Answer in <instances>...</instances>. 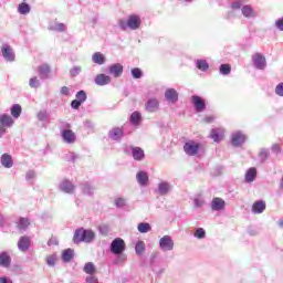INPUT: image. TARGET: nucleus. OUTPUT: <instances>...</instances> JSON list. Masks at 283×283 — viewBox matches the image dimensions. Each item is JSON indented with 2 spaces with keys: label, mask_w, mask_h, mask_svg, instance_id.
<instances>
[{
  "label": "nucleus",
  "mask_w": 283,
  "mask_h": 283,
  "mask_svg": "<svg viewBox=\"0 0 283 283\" xmlns=\"http://www.w3.org/2000/svg\"><path fill=\"white\" fill-rule=\"evenodd\" d=\"M191 103L196 109V112H205L207 109V104L205 103V99L198 95L191 96Z\"/></svg>",
  "instance_id": "obj_10"
},
{
  "label": "nucleus",
  "mask_w": 283,
  "mask_h": 283,
  "mask_svg": "<svg viewBox=\"0 0 283 283\" xmlns=\"http://www.w3.org/2000/svg\"><path fill=\"white\" fill-rule=\"evenodd\" d=\"M210 207L212 211H223L224 207H227V202L222 198H213Z\"/></svg>",
  "instance_id": "obj_12"
},
{
  "label": "nucleus",
  "mask_w": 283,
  "mask_h": 283,
  "mask_svg": "<svg viewBox=\"0 0 283 283\" xmlns=\"http://www.w3.org/2000/svg\"><path fill=\"white\" fill-rule=\"evenodd\" d=\"M136 179L140 187H147V184L149 182V176L145 171L137 172Z\"/></svg>",
  "instance_id": "obj_23"
},
{
  "label": "nucleus",
  "mask_w": 283,
  "mask_h": 283,
  "mask_svg": "<svg viewBox=\"0 0 283 283\" xmlns=\"http://www.w3.org/2000/svg\"><path fill=\"white\" fill-rule=\"evenodd\" d=\"M85 129H88V132H94V123L90 119H86L84 122Z\"/></svg>",
  "instance_id": "obj_52"
},
{
  "label": "nucleus",
  "mask_w": 283,
  "mask_h": 283,
  "mask_svg": "<svg viewBox=\"0 0 283 283\" xmlns=\"http://www.w3.org/2000/svg\"><path fill=\"white\" fill-rule=\"evenodd\" d=\"M72 258H74V250L72 249H66L62 253V260L63 262H71Z\"/></svg>",
  "instance_id": "obj_36"
},
{
  "label": "nucleus",
  "mask_w": 283,
  "mask_h": 283,
  "mask_svg": "<svg viewBox=\"0 0 283 283\" xmlns=\"http://www.w3.org/2000/svg\"><path fill=\"white\" fill-rule=\"evenodd\" d=\"M132 149V155L134 160H144L145 158V150H143L140 147H130Z\"/></svg>",
  "instance_id": "obj_24"
},
{
  "label": "nucleus",
  "mask_w": 283,
  "mask_h": 283,
  "mask_svg": "<svg viewBox=\"0 0 283 283\" xmlns=\"http://www.w3.org/2000/svg\"><path fill=\"white\" fill-rule=\"evenodd\" d=\"M93 63H96L97 65H105V55L101 52H96L92 56Z\"/></svg>",
  "instance_id": "obj_29"
},
{
  "label": "nucleus",
  "mask_w": 283,
  "mask_h": 283,
  "mask_svg": "<svg viewBox=\"0 0 283 283\" xmlns=\"http://www.w3.org/2000/svg\"><path fill=\"white\" fill-rule=\"evenodd\" d=\"M61 94H62L63 96H69V95H70V88H69L67 86H63V87L61 88Z\"/></svg>",
  "instance_id": "obj_60"
},
{
  "label": "nucleus",
  "mask_w": 283,
  "mask_h": 283,
  "mask_svg": "<svg viewBox=\"0 0 283 283\" xmlns=\"http://www.w3.org/2000/svg\"><path fill=\"white\" fill-rule=\"evenodd\" d=\"M62 138L64 143H67L69 145L76 142V135L70 129L62 130Z\"/></svg>",
  "instance_id": "obj_13"
},
{
  "label": "nucleus",
  "mask_w": 283,
  "mask_h": 283,
  "mask_svg": "<svg viewBox=\"0 0 283 283\" xmlns=\"http://www.w3.org/2000/svg\"><path fill=\"white\" fill-rule=\"evenodd\" d=\"M14 126V118L8 114H1L0 115V127H3L4 129H9L10 127Z\"/></svg>",
  "instance_id": "obj_11"
},
{
  "label": "nucleus",
  "mask_w": 283,
  "mask_h": 283,
  "mask_svg": "<svg viewBox=\"0 0 283 283\" xmlns=\"http://www.w3.org/2000/svg\"><path fill=\"white\" fill-rule=\"evenodd\" d=\"M241 12L247 19L255 17V11H253V8H251V6H243Z\"/></svg>",
  "instance_id": "obj_33"
},
{
  "label": "nucleus",
  "mask_w": 283,
  "mask_h": 283,
  "mask_svg": "<svg viewBox=\"0 0 283 283\" xmlns=\"http://www.w3.org/2000/svg\"><path fill=\"white\" fill-rule=\"evenodd\" d=\"M28 227H30V220H28L25 218H21L18 223L19 231H25V229H28Z\"/></svg>",
  "instance_id": "obj_39"
},
{
  "label": "nucleus",
  "mask_w": 283,
  "mask_h": 283,
  "mask_svg": "<svg viewBox=\"0 0 283 283\" xmlns=\"http://www.w3.org/2000/svg\"><path fill=\"white\" fill-rule=\"evenodd\" d=\"M94 238H96V234L94 233V231L85 230V229L81 228L75 231L74 237H73V242L75 244H78L81 242L90 243V242L94 241Z\"/></svg>",
  "instance_id": "obj_1"
},
{
  "label": "nucleus",
  "mask_w": 283,
  "mask_h": 283,
  "mask_svg": "<svg viewBox=\"0 0 283 283\" xmlns=\"http://www.w3.org/2000/svg\"><path fill=\"white\" fill-rule=\"evenodd\" d=\"M193 235L195 238H198V240H205V238H207V231H205L202 228H198Z\"/></svg>",
  "instance_id": "obj_43"
},
{
  "label": "nucleus",
  "mask_w": 283,
  "mask_h": 283,
  "mask_svg": "<svg viewBox=\"0 0 283 283\" xmlns=\"http://www.w3.org/2000/svg\"><path fill=\"white\" fill-rule=\"evenodd\" d=\"M82 72V69L81 66H73L71 70H70V74L71 76H78Z\"/></svg>",
  "instance_id": "obj_49"
},
{
  "label": "nucleus",
  "mask_w": 283,
  "mask_h": 283,
  "mask_svg": "<svg viewBox=\"0 0 283 283\" xmlns=\"http://www.w3.org/2000/svg\"><path fill=\"white\" fill-rule=\"evenodd\" d=\"M140 17L136 14L128 15L127 21L123 19L118 20V27L120 30H127V28L129 30H138V28H140Z\"/></svg>",
  "instance_id": "obj_2"
},
{
  "label": "nucleus",
  "mask_w": 283,
  "mask_h": 283,
  "mask_svg": "<svg viewBox=\"0 0 283 283\" xmlns=\"http://www.w3.org/2000/svg\"><path fill=\"white\" fill-rule=\"evenodd\" d=\"M36 116L38 120L43 122L48 118V111H40Z\"/></svg>",
  "instance_id": "obj_53"
},
{
  "label": "nucleus",
  "mask_w": 283,
  "mask_h": 283,
  "mask_svg": "<svg viewBox=\"0 0 283 283\" xmlns=\"http://www.w3.org/2000/svg\"><path fill=\"white\" fill-rule=\"evenodd\" d=\"M29 85L30 87H33L34 90H36L38 87H41V81L36 76L31 77L29 81Z\"/></svg>",
  "instance_id": "obj_45"
},
{
  "label": "nucleus",
  "mask_w": 283,
  "mask_h": 283,
  "mask_svg": "<svg viewBox=\"0 0 283 283\" xmlns=\"http://www.w3.org/2000/svg\"><path fill=\"white\" fill-rule=\"evenodd\" d=\"M272 151H274V154H280V145L274 144V145L272 146Z\"/></svg>",
  "instance_id": "obj_62"
},
{
  "label": "nucleus",
  "mask_w": 283,
  "mask_h": 283,
  "mask_svg": "<svg viewBox=\"0 0 283 283\" xmlns=\"http://www.w3.org/2000/svg\"><path fill=\"white\" fill-rule=\"evenodd\" d=\"M259 158L262 160V163H264V160L269 158V149L262 148L259 153Z\"/></svg>",
  "instance_id": "obj_46"
},
{
  "label": "nucleus",
  "mask_w": 283,
  "mask_h": 283,
  "mask_svg": "<svg viewBox=\"0 0 283 283\" xmlns=\"http://www.w3.org/2000/svg\"><path fill=\"white\" fill-rule=\"evenodd\" d=\"M0 283H12V279L8 276H1L0 277Z\"/></svg>",
  "instance_id": "obj_61"
},
{
  "label": "nucleus",
  "mask_w": 283,
  "mask_h": 283,
  "mask_svg": "<svg viewBox=\"0 0 283 283\" xmlns=\"http://www.w3.org/2000/svg\"><path fill=\"white\" fill-rule=\"evenodd\" d=\"M139 233H149L151 226L149 223L142 222L137 226Z\"/></svg>",
  "instance_id": "obj_38"
},
{
  "label": "nucleus",
  "mask_w": 283,
  "mask_h": 283,
  "mask_svg": "<svg viewBox=\"0 0 283 283\" xmlns=\"http://www.w3.org/2000/svg\"><path fill=\"white\" fill-rule=\"evenodd\" d=\"M264 211H266V202L264 201H255L252 205V212L260 214V213H264Z\"/></svg>",
  "instance_id": "obj_21"
},
{
  "label": "nucleus",
  "mask_w": 283,
  "mask_h": 283,
  "mask_svg": "<svg viewBox=\"0 0 283 283\" xmlns=\"http://www.w3.org/2000/svg\"><path fill=\"white\" fill-rule=\"evenodd\" d=\"M193 205L195 207H197L198 209H200V207H205V199L202 198H196L193 200Z\"/></svg>",
  "instance_id": "obj_54"
},
{
  "label": "nucleus",
  "mask_w": 283,
  "mask_h": 283,
  "mask_svg": "<svg viewBox=\"0 0 283 283\" xmlns=\"http://www.w3.org/2000/svg\"><path fill=\"white\" fill-rule=\"evenodd\" d=\"M59 189L63 193L72 196L76 192V185H74L70 179H63L59 185Z\"/></svg>",
  "instance_id": "obj_6"
},
{
  "label": "nucleus",
  "mask_w": 283,
  "mask_h": 283,
  "mask_svg": "<svg viewBox=\"0 0 283 283\" xmlns=\"http://www.w3.org/2000/svg\"><path fill=\"white\" fill-rule=\"evenodd\" d=\"M245 142H247V135H244V133L240 130L232 133L231 143L233 147H242V145H244Z\"/></svg>",
  "instance_id": "obj_8"
},
{
  "label": "nucleus",
  "mask_w": 283,
  "mask_h": 283,
  "mask_svg": "<svg viewBox=\"0 0 283 283\" xmlns=\"http://www.w3.org/2000/svg\"><path fill=\"white\" fill-rule=\"evenodd\" d=\"M207 123H213V116H208L205 118Z\"/></svg>",
  "instance_id": "obj_64"
},
{
  "label": "nucleus",
  "mask_w": 283,
  "mask_h": 283,
  "mask_svg": "<svg viewBox=\"0 0 283 283\" xmlns=\"http://www.w3.org/2000/svg\"><path fill=\"white\" fill-rule=\"evenodd\" d=\"M140 120H143V115H140V113H138L137 111L132 113V115H130L132 125L138 126V125H140Z\"/></svg>",
  "instance_id": "obj_35"
},
{
  "label": "nucleus",
  "mask_w": 283,
  "mask_h": 283,
  "mask_svg": "<svg viewBox=\"0 0 283 283\" xmlns=\"http://www.w3.org/2000/svg\"><path fill=\"white\" fill-rule=\"evenodd\" d=\"M109 74L115 78L123 76V64L116 63L109 66Z\"/></svg>",
  "instance_id": "obj_19"
},
{
  "label": "nucleus",
  "mask_w": 283,
  "mask_h": 283,
  "mask_svg": "<svg viewBox=\"0 0 283 283\" xmlns=\"http://www.w3.org/2000/svg\"><path fill=\"white\" fill-rule=\"evenodd\" d=\"M81 105L82 104L77 99H74V101L71 102V107L73 109H78V107H81Z\"/></svg>",
  "instance_id": "obj_59"
},
{
  "label": "nucleus",
  "mask_w": 283,
  "mask_h": 283,
  "mask_svg": "<svg viewBox=\"0 0 283 283\" xmlns=\"http://www.w3.org/2000/svg\"><path fill=\"white\" fill-rule=\"evenodd\" d=\"M210 138L214 142V143H220L222 140V129L220 128H213L210 132Z\"/></svg>",
  "instance_id": "obj_27"
},
{
  "label": "nucleus",
  "mask_w": 283,
  "mask_h": 283,
  "mask_svg": "<svg viewBox=\"0 0 283 283\" xmlns=\"http://www.w3.org/2000/svg\"><path fill=\"white\" fill-rule=\"evenodd\" d=\"M165 98L168 103H177L178 102V91L175 88H168L165 92Z\"/></svg>",
  "instance_id": "obj_15"
},
{
  "label": "nucleus",
  "mask_w": 283,
  "mask_h": 283,
  "mask_svg": "<svg viewBox=\"0 0 283 283\" xmlns=\"http://www.w3.org/2000/svg\"><path fill=\"white\" fill-rule=\"evenodd\" d=\"M36 178V172H34V170H30L27 172V180H32Z\"/></svg>",
  "instance_id": "obj_58"
},
{
  "label": "nucleus",
  "mask_w": 283,
  "mask_h": 283,
  "mask_svg": "<svg viewBox=\"0 0 283 283\" xmlns=\"http://www.w3.org/2000/svg\"><path fill=\"white\" fill-rule=\"evenodd\" d=\"M10 264H12V258H10V253L0 252V266H3V269H8L10 268Z\"/></svg>",
  "instance_id": "obj_17"
},
{
  "label": "nucleus",
  "mask_w": 283,
  "mask_h": 283,
  "mask_svg": "<svg viewBox=\"0 0 283 283\" xmlns=\"http://www.w3.org/2000/svg\"><path fill=\"white\" fill-rule=\"evenodd\" d=\"M48 245H49V247H56V245H59V239L52 237V238L48 241Z\"/></svg>",
  "instance_id": "obj_56"
},
{
  "label": "nucleus",
  "mask_w": 283,
  "mask_h": 283,
  "mask_svg": "<svg viewBox=\"0 0 283 283\" xmlns=\"http://www.w3.org/2000/svg\"><path fill=\"white\" fill-rule=\"evenodd\" d=\"M109 83H112V77H109L108 75L98 74L95 77L96 85L103 86V85H109Z\"/></svg>",
  "instance_id": "obj_22"
},
{
  "label": "nucleus",
  "mask_w": 283,
  "mask_h": 283,
  "mask_svg": "<svg viewBox=\"0 0 283 283\" xmlns=\"http://www.w3.org/2000/svg\"><path fill=\"white\" fill-rule=\"evenodd\" d=\"M244 2H242V0H238L235 2L232 3V9L233 10H240V8H242Z\"/></svg>",
  "instance_id": "obj_57"
},
{
  "label": "nucleus",
  "mask_w": 283,
  "mask_h": 283,
  "mask_svg": "<svg viewBox=\"0 0 283 283\" xmlns=\"http://www.w3.org/2000/svg\"><path fill=\"white\" fill-rule=\"evenodd\" d=\"M275 95L276 96H283V82L276 85L275 87Z\"/></svg>",
  "instance_id": "obj_55"
},
{
  "label": "nucleus",
  "mask_w": 283,
  "mask_h": 283,
  "mask_svg": "<svg viewBox=\"0 0 283 283\" xmlns=\"http://www.w3.org/2000/svg\"><path fill=\"white\" fill-rule=\"evenodd\" d=\"M0 163L6 169H12L14 166V160H12V156L9 154H3L0 158Z\"/></svg>",
  "instance_id": "obj_14"
},
{
  "label": "nucleus",
  "mask_w": 283,
  "mask_h": 283,
  "mask_svg": "<svg viewBox=\"0 0 283 283\" xmlns=\"http://www.w3.org/2000/svg\"><path fill=\"white\" fill-rule=\"evenodd\" d=\"M123 136H124V132H123V128L120 127H115L111 129L108 133V138H111L112 140H120Z\"/></svg>",
  "instance_id": "obj_20"
},
{
  "label": "nucleus",
  "mask_w": 283,
  "mask_h": 283,
  "mask_svg": "<svg viewBox=\"0 0 283 283\" xmlns=\"http://www.w3.org/2000/svg\"><path fill=\"white\" fill-rule=\"evenodd\" d=\"M30 4L22 2L18 6V12L19 14H30Z\"/></svg>",
  "instance_id": "obj_37"
},
{
  "label": "nucleus",
  "mask_w": 283,
  "mask_h": 283,
  "mask_svg": "<svg viewBox=\"0 0 283 283\" xmlns=\"http://www.w3.org/2000/svg\"><path fill=\"white\" fill-rule=\"evenodd\" d=\"M109 249L113 255H120L122 253H125V249H127V247L125 244V240L116 238L112 241Z\"/></svg>",
  "instance_id": "obj_4"
},
{
  "label": "nucleus",
  "mask_w": 283,
  "mask_h": 283,
  "mask_svg": "<svg viewBox=\"0 0 283 283\" xmlns=\"http://www.w3.org/2000/svg\"><path fill=\"white\" fill-rule=\"evenodd\" d=\"M81 190L85 196H94V187L87 182L81 185Z\"/></svg>",
  "instance_id": "obj_34"
},
{
  "label": "nucleus",
  "mask_w": 283,
  "mask_h": 283,
  "mask_svg": "<svg viewBox=\"0 0 283 283\" xmlns=\"http://www.w3.org/2000/svg\"><path fill=\"white\" fill-rule=\"evenodd\" d=\"M83 271L90 275L88 277H94V273H96V265H94L93 262H87L85 263Z\"/></svg>",
  "instance_id": "obj_26"
},
{
  "label": "nucleus",
  "mask_w": 283,
  "mask_h": 283,
  "mask_svg": "<svg viewBox=\"0 0 283 283\" xmlns=\"http://www.w3.org/2000/svg\"><path fill=\"white\" fill-rule=\"evenodd\" d=\"M49 30H52L53 32H65V30H67V27L65 25V23L54 22L49 25Z\"/></svg>",
  "instance_id": "obj_28"
},
{
  "label": "nucleus",
  "mask_w": 283,
  "mask_h": 283,
  "mask_svg": "<svg viewBox=\"0 0 283 283\" xmlns=\"http://www.w3.org/2000/svg\"><path fill=\"white\" fill-rule=\"evenodd\" d=\"M174 247H176V243L174 242V239L170 235L166 234L159 239V249L164 253L174 251Z\"/></svg>",
  "instance_id": "obj_5"
},
{
  "label": "nucleus",
  "mask_w": 283,
  "mask_h": 283,
  "mask_svg": "<svg viewBox=\"0 0 283 283\" xmlns=\"http://www.w3.org/2000/svg\"><path fill=\"white\" fill-rule=\"evenodd\" d=\"M18 249L19 251H22V252L28 251V249H30V238L22 237L18 242Z\"/></svg>",
  "instance_id": "obj_25"
},
{
  "label": "nucleus",
  "mask_w": 283,
  "mask_h": 283,
  "mask_svg": "<svg viewBox=\"0 0 283 283\" xmlns=\"http://www.w3.org/2000/svg\"><path fill=\"white\" fill-rule=\"evenodd\" d=\"M169 191H171V184L167 181H161L158 184L157 192L159 193V196H167Z\"/></svg>",
  "instance_id": "obj_16"
},
{
  "label": "nucleus",
  "mask_w": 283,
  "mask_h": 283,
  "mask_svg": "<svg viewBox=\"0 0 283 283\" xmlns=\"http://www.w3.org/2000/svg\"><path fill=\"white\" fill-rule=\"evenodd\" d=\"M23 112V108H21V106L19 104H13L11 106V116L12 118H20L21 117V114Z\"/></svg>",
  "instance_id": "obj_30"
},
{
  "label": "nucleus",
  "mask_w": 283,
  "mask_h": 283,
  "mask_svg": "<svg viewBox=\"0 0 283 283\" xmlns=\"http://www.w3.org/2000/svg\"><path fill=\"white\" fill-rule=\"evenodd\" d=\"M76 101H78L81 104L85 103L87 101V94L85 91H80L75 95Z\"/></svg>",
  "instance_id": "obj_44"
},
{
  "label": "nucleus",
  "mask_w": 283,
  "mask_h": 283,
  "mask_svg": "<svg viewBox=\"0 0 283 283\" xmlns=\"http://www.w3.org/2000/svg\"><path fill=\"white\" fill-rule=\"evenodd\" d=\"M38 72H39L41 78H49L51 70L48 64H43V65L39 66Z\"/></svg>",
  "instance_id": "obj_31"
},
{
  "label": "nucleus",
  "mask_w": 283,
  "mask_h": 283,
  "mask_svg": "<svg viewBox=\"0 0 283 283\" xmlns=\"http://www.w3.org/2000/svg\"><path fill=\"white\" fill-rule=\"evenodd\" d=\"M127 205V199L125 198H117L115 200V206L118 207V208H123Z\"/></svg>",
  "instance_id": "obj_50"
},
{
  "label": "nucleus",
  "mask_w": 283,
  "mask_h": 283,
  "mask_svg": "<svg viewBox=\"0 0 283 283\" xmlns=\"http://www.w3.org/2000/svg\"><path fill=\"white\" fill-rule=\"evenodd\" d=\"M202 149V144L196 140H188L184 144V151L187 156H198Z\"/></svg>",
  "instance_id": "obj_3"
},
{
  "label": "nucleus",
  "mask_w": 283,
  "mask_h": 283,
  "mask_svg": "<svg viewBox=\"0 0 283 283\" xmlns=\"http://www.w3.org/2000/svg\"><path fill=\"white\" fill-rule=\"evenodd\" d=\"M219 72L223 76H227V75L231 74V65H229V64H221L220 67H219Z\"/></svg>",
  "instance_id": "obj_42"
},
{
  "label": "nucleus",
  "mask_w": 283,
  "mask_h": 283,
  "mask_svg": "<svg viewBox=\"0 0 283 283\" xmlns=\"http://www.w3.org/2000/svg\"><path fill=\"white\" fill-rule=\"evenodd\" d=\"M196 66L198 70H201V72H207L209 70V63H207L206 60H197Z\"/></svg>",
  "instance_id": "obj_40"
},
{
  "label": "nucleus",
  "mask_w": 283,
  "mask_h": 283,
  "mask_svg": "<svg viewBox=\"0 0 283 283\" xmlns=\"http://www.w3.org/2000/svg\"><path fill=\"white\" fill-rule=\"evenodd\" d=\"M146 109L150 113L158 112V107H160V102L157 98H150L146 102Z\"/></svg>",
  "instance_id": "obj_18"
},
{
  "label": "nucleus",
  "mask_w": 283,
  "mask_h": 283,
  "mask_svg": "<svg viewBox=\"0 0 283 283\" xmlns=\"http://www.w3.org/2000/svg\"><path fill=\"white\" fill-rule=\"evenodd\" d=\"M7 132H8V130H7L4 127L0 126V138H3V135H4Z\"/></svg>",
  "instance_id": "obj_63"
},
{
  "label": "nucleus",
  "mask_w": 283,
  "mask_h": 283,
  "mask_svg": "<svg viewBox=\"0 0 283 283\" xmlns=\"http://www.w3.org/2000/svg\"><path fill=\"white\" fill-rule=\"evenodd\" d=\"M1 54L4 61H8L9 63H14L15 54L14 50L12 49V46H10V44H2Z\"/></svg>",
  "instance_id": "obj_7"
},
{
  "label": "nucleus",
  "mask_w": 283,
  "mask_h": 283,
  "mask_svg": "<svg viewBox=\"0 0 283 283\" xmlns=\"http://www.w3.org/2000/svg\"><path fill=\"white\" fill-rule=\"evenodd\" d=\"M252 62L256 70H264L266 67V57L261 53L252 55Z\"/></svg>",
  "instance_id": "obj_9"
},
{
  "label": "nucleus",
  "mask_w": 283,
  "mask_h": 283,
  "mask_svg": "<svg viewBox=\"0 0 283 283\" xmlns=\"http://www.w3.org/2000/svg\"><path fill=\"white\" fill-rule=\"evenodd\" d=\"M46 264L49 266H54L56 264V255L52 254L46 258Z\"/></svg>",
  "instance_id": "obj_51"
},
{
  "label": "nucleus",
  "mask_w": 283,
  "mask_h": 283,
  "mask_svg": "<svg viewBox=\"0 0 283 283\" xmlns=\"http://www.w3.org/2000/svg\"><path fill=\"white\" fill-rule=\"evenodd\" d=\"M132 76L133 78H143V71H140L138 67H135L132 70Z\"/></svg>",
  "instance_id": "obj_47"
},
{
  "label": "nucleus",
  "mask_w": 283,
  "mask_h": 283,
  "mask_svg": "<svg viewBox=\"0 0 283 283\" xmlns=\"http://www.w3.org/2000/svg\"><path fill=\"white\" fill-rule=\"evenodd\" d=\"M135 253L137 255H143L145 253V242L144 241H138L135 245Z\"/></svg>",
  "instance_id": "obj_41"
},
{
  "label": "nucleus",
  "mask_w": 283,
  "mask_h": 283,
  "mask_svg": "<svg viewBox=\"0 0 283 283\" xmlns=\"http://www.w3.org/2000/svg\"><path fill=\"white\" fill-rule=\"evenodd\" d=\"M258 176V170L255 168H250L245 172V182H253Z\"/></svg>",
  "instance_id": "obj_32"
},
{
  "label": "nucleus",
  "mask_w": 283,
  "mask_h": 283,
  "mask_svg": "<svg viewBox=\"0 0 283 283\" xmlns=\"http://www.w3.org/2000/svg\"><path fill=\"white\" fill-rule=\"evenodd\" d=\"M117 255L115 260V264H123V262H127V254H115Z\"/></svg>",
  "instance_id": "obj_48"
}]
</instances>
